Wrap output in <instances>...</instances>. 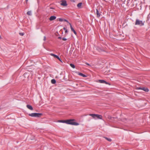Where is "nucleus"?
<instances>
[{
	"label": "nucleus",
	"mask_w": 150,
	"mask_h": 150,
	"mask_svg": "<svg viewBox=\"0 0 150 150\" xmlns=\"http://www.w3.org/2000/svg\"><path fill=\"white\" fill-rule=\"evenodd\" d=\"M144 21L140 20L139 19H136L135 24L136 25H139L140 26H142L144 25Z\"/></svg>",
	"instance_id": "f257e3e1"
},
{
	"label": "nucleus",
	"mask_w": 150,
	"mask_h": 150,
	"mask_svg": "<svg viewBox=\"0 0 150 150\" xmlns=\"http://www.w3.org/2000/svg\"><path fill=\"white\" fill-rule=\"evenodd\" d=\"M74 120H66V123L72 125H77L79 124L77 122H73Z\"/></svg>",
	"instance_id": "f03ea898"
},
{
	"label": "nucleus",
	"mask_w": 150,
	"mask_h": 150,
	"mask_svg": "<svg viewBox=\"0 0 150 150\" xmlns=\"http://www.w3.org/2000/svg\"><path fill=\"white\" fill-rule=\"evenodd\" d=\"M42 115V113H33L29 114V115L32 117H40Z\"/></svg>",
	"instance_id": "7ed1b4c3"
},
{
	"label": "nucleus",
	"mask_w": 150,
	"mask_h": 150,
	"mask_svg": "<svg viewBox=\"0 0 150 150\" xmlns=\"http://www.w3.org/2000/svg\"><path fill=\"white\" fill-rule=\"evenodd\" d=\"M89 115L91 116L93 118L96 117L100 119H102V116L100 115L95 114H90Z\"/></svg>",
	"instance_id": "20e7f679"
},
{
	"label": "nucleus",
	"mask_w": 150,
	"mask_h": 150,
	"mask_svg": "<svg viewBox=\"0 0 150 150\" xmlns=\"http://www.w3.org/2000/svg\"><path fill=\"white\" fill-rule=\"evenodd\" d=\"M62 3L61 4V5L64 6H67V1L65 0L62 1Z\"/></svg>",
	"instance_id": "39448f33"
},
{
	"label": "nucleus",
	"mask_w": 150,
	"mask_h": 150,
	"mask_svg": "<svg viewBox=\"0 0 150 150\" xmlns=\"http://www.w3.org/2000/svg\"><path fill=\"white\" fill-rule=\"evenodd\" d=\"M99 82L101 83H105L107 84H109V85H110V83L103 80H99Z\"/></svg>",
	"instance_id": "423d86ee"
},
{
	"label": "nucleus",
	"mask_w": 150,
	"mask_h": 150,
	"mask_svg": "<svg viewBox=\"0 0 150 150\" xmlns=\"http://www.w3.org/2000/svg\"><path fill=\"white\" fill-rule=\"evenodd\" d=\"M69 24L70 25L71 30L74 32V33L75 35H76V34H77L76 32V31L72 27L71 24L70 23H69Z\"/></svg>",
	"instance_id": "0eeeda50"
},
{
	"label": "nucleus",
	"mask_w": 150,
	"mask_h": 150,
	"mask_svg": "<svg viewBox=\"0 0 150 150\" xmlns=\"http://www.w3.org/2000/svg\"><path fill=\"white\" fill-rule=\"evenodd\" d=\"M29 73L28 72H25V73L23 75V76L24 78H28L29 76Z\"/></svg>",
	"instance_id": "6e6552de"
},
{
	"label": "nucleus",
	"mask_w": 150,
	"mask_h": 150,
	"mask_svg": "<svg viewBox=\"0 0 150 150\" xmlns=\"http://www.w3.org/2000/svg\"><path fill=\"white\" fill-rule=\"evenodd\" d=\"M56 18V17L55 16H52L50 17L49 20L50 21H52L55 20Z\"/></svg>",
	"instance_id": "1a4fd4ad"
},
{
	"label": "nucleus",
	"mask_w": 150,
	"mask_h": 150,
	"mask_svg": "<svg viewBox=\"0 0 150 150\" xmlns=\"http://www.w3.org/2000/svg\"><path fill=\"white\" fill-rule=\"evenodd\" d=\"M108 118L109 119L111 120L112 121H113L114 119L117 118L116 117H112L110 116H108Z\"/></svg>",
	"instance_id": "9d476101"
},
{
	"label": "nucleus",
	"mask_w": 150,
	"mask_h": 150,
	"mask_svg": "<svg viewBox=\"0 0 150 150\" xmlns=\"http://www.w3.org/2000/svg\"><path fill=\"white\" fill-rule=\"evenodd\" d=\"M26 106H27V107L29 109H30L31 110H33V108L31 105H27Z\"/></svg>",
	"instance_id": "9b49d317"
},
{
	"label": "nucleus",
	"mask_w": 150,
	"mask_h": 150,
	"mask_svg": "<svg viewBox=\"0 0 150 150\" xmlns=\"http://www.w3.org/2000/svg\"><path fill=\"white\" fill-rule=\"evenodd\" d=\"M142 90L144 91L145 92H148L149 91L148 88H146L145 87H142Z\"/></svg>",
	"instance_id": "f8f14e48"
},
{
	"label": "nucleus",
	"mask_w": 150,
	"mask_h": 150,
	"mask_svg": "<svg viewBox=\"0 0 150 150\" xmlns=\"http://www.w3.org/2000/svg\"><path fill=\"white\" fill-rule=\"evenodd\" d=\"M96 14H97V17L99 18L100 16V14L99 13V11L97 9H96Z\"/></svg>",
	"instance_id": "ddd939ff"
},
{
	"label": "nucleus",
	"mask_w": 150,
	"mask_h": 150,
	"mask_svg": "<svg viewBox=\"0 0 150 150\" xmlns=\"http://www.w3.org/2000/svg\"><path fill=\"white\" fill-rule=\"evenodd\" d=\"M50 55L51 56H53L55 58H59V57L58 56H57V55H56L55 54H53L51 53L50 54Z\"/></svg>",
	"instance_id": "4468645a"
},
{
	"label": "nucleus",
	"mask_w": 150,
	"mask_h": 150,
	"mask_svg": "<svg viewBox=\"0 0 150 150\" xmlns=\"http://www.w3.org/2000/svg\"><path fill=\"white\" fill-rule=\"evenodd\" d=\"M79 75L84 77H86V76L81 73H79Z\"/></svg>",
	"instance_id": "2eb2a0df"
},
{
	"label": "nucleus",
	"mask_w": 150,
	"mask_h": 150,
	"mask_svg": "<svg viewBox=\"0 0 150 150\" xmlns=\"http://www.w3.org/2000/svg\"><path fill=\"white\" fill-rule=\"evenodd\" d=\"M66 120H59L58 122H59L66 123Z\"/></svg>",
	"instance_id": "dca6fc26"
},
{
	"label": "nucleus",
	"mask_w": 150,
	"mask_h": 150,
	"mask_svg": "<svg viewBox=\"0 0 150 150\" xmlns=\"http://www.w3.org/2000/svg\"><path fill=\"white\" fill-rule=\"evenodd\" d=\"M51 82L52 84H55L56 82V81L54 79H52L51 81Z\"/></svg>",
	"instance_id": "f3484780"
},
{
	"label": "nucleus",
	"mask_w": 150,
	"mask_h": 150,
	"mask_svg": "<svg viewBox=\"0 0 150 150\" xmlns=\"http://www.w3.org/2000/svg\"><path fill=\"white\" fill-rule=\"evenodd\" d=\"M82 4V3H79L77 4V6L79 8H80Z\"/></svg>",
	"instance_id": "a211bd4d"
},
{
	"label": "nucleus",
	"mask_w": 150,
	"mask_h": 150,
	"mask_svg": "<svg viewBox=\"0 0 150 150\" xmlns=\"http://www.w3.org/2000/svg\"><path fill=\"white\" fill-rule=\"evenodd\" d=\"M27 14L29 16H31L32 15L31 14V11H29L27 12Z\"/></svg>",
	"instance_id": "6ab92c4d"
},
{
	"label": "nucleus",
	"mask_w": 150,
	"mask_h": 150,
	"mask_svg": "<svg viewBox=\"0 0 150 150\" xmlns=\"http://www.w3.org/2000/svg\"><path fill=\"white\" fill-rule=\"evenodd\" d=\"M104 138H105V139H106L109 142H111L112 141V140L110 138H107L106 137H104Z\"/></svg>",
	"instance_id": "aec40b11"
},
{
	"label": "nucleus",
	"mask_w": 150,
	"mask_h": 150,
	"mask_svg": "<svg viewBox=\"0 0 150 150\" xmlns=\"http://www.w3.org/2000/svg\"><path fill=\"white\" fill-rule=\"evenodd\" d=\"M70 66L71 67H72V68H75V65L74 64H70Z\"/></svg>",
	"instance_id": "412c9836"
},
{
	"label": "nucleus",
	"mask_w": 150,
	"mask_h": 150,
	"mask_svg": "<svg viewBox=\"0 0 150 150\" xmlns=\"http://www.w3.org/2000/svg\"><path fill=\"white\" fill-rule=\"evenodd\" d=\"M58 19H59V21L60 22H62V21H64V19H63L62 18H58Z\"/></svg>",
	"instance_id": "4be33fe9"
},
{
	"label": "nucleus",
	"mask_w": 150,
	"mask_h": 150,
	"mask_svg": "<svg viewBox=\"0 0 150 150\" xmlns=\"http://www.w3.org/2000/svg\"><path fill=\"white\" fill-rule=\"evenodd\" d=\"M19 34L21 36H22L23 35H24V33H19Z\"/></svg>",
	"instance_id": "5701e85b"
},
{
	"label": "nucleus",
	"mask_w": 150,
	"mask_h": 150,
	"mask_svg": "<svg viewBox=\"0 0 150 150\" xmlns=\"http://www.w3.org/2000/svg\"><path fill=\"white\" fill-rule=\"evenodd\" d=\"M64 21H65V22H67V23H69V21H68L67 20H66V19H64Z\"/></svg>",
	"instance_id": "b1692460"
},
{
	"label": "nucleus",
	"mask_w": 150,
	"mask_h": 150,
	"mask_svg": "<svg viewBox=\"0 0 150 150\" xmlns=\"http://www.w3.org/2000/svg\"><path fill=\"white\" fill-rule=\"evenodd\" d=\"M142 87H137V89H141V90H142Z\"/></svg>",
	"instance_id": "393cba45"
},
{
	"label": "nucleus",
	"mask_w": 150,
	"mask_h": 150,
	"mask_svg": "<svg viewBox=\"0 0 150 150\" xmlns=\"http://www.w3.org/2000/svg\"><path fill=\"white\" fill-rule=\"evenodd\" d=\"M46 36H44V39H43V40L44 41H45L46 40Z\"/></svg>",
	"instance_id": "a878e982"
},
{
	"label": "nucleus",
	"mask_w": 150,
	"mask_h": 150,
	"mask_svg": "<svg viewBox=\"0 0 150 150\" xmlns=\"http://www.w3.org/2000/svg\"><path fill=\"white\" fill-rule=\"evenodd\" d=\"M62 40H64V41L66 40H67V39H66V38H62Z\"/></svg>",
	"instance_id": "bb28decb"
},
{
	"label": "nucleus",
	"mask_w": 150,
	"mask_h": 150,
	"mask_svg": "<svg viewBox=\"0 0 150 150\" xmlns=\"http://www.w3.org/2000/svg\"><path fill=\"white\" fill-rule=\"evenodd\" d=\"M57 59H58L59 60L60 62H62V61L61 60V59L59 58H59H57Z\"/></svg>",
	"instance_id": "cd10ccee"
},
{
	"label": "nucleus",
	"mask_w": 150,
	"mask_h": 150,
	"mask_svg": "<svg viewBox=\"0 0 150 150\" xmlns=\"http://www.w3.org/2000/svg\"><path fill=\"white\" fill-rule=\"evenodd\" d=\"M58 38V39H62V38L60 37H59Z\"/></svg>",
	"instance_id": "c85d7f7f"
},
{
	"label": "nucleus",
	"mask_w": 150,
	"mask_h": 150,
	"mask_svg": "<svg viewBox=\"0 0 150 150\" xmlns=\"http://www.w3.org/2000/svg\"><path fill=\"white\" fill-rule=\"evenodd\" d=\"M63 29L64 30H67L66 28H65V27H64V28H63Z\"/></svg>",
	"instance_id": "c756f323"
},
{
	"label": "nucleus",
	"mask_w": 150,
	"mask_h": 150,
	"mask_svg": "<svg viewBox=\"0 0 150 150\" xmlns=\"http://www.w3.org/2000/svg\"><path fill=\"white\" fill-rule=\"evenodd\" d=\"M65 33H67L68 32V30H65Z\"/></svg>",
	"instance_id": "7c9ffc66"
},
{
	"label": "nucleus",
	"mask_w": 150,
	"mask_h": 150,
	"mask_svg": "<svg viewBox=\"0 0 150 150\" xmlns=\"http://www.w3.org/2000/svg\"><path fill=\"white\" fill-rule=\"evenodd\" d=\"M86 64L87 65H89V66L90 65L88 63H86Z\"/></svg>",
	"instance_id": "2f4dec72"
},
{
	"label": "nucleus",
	"mask_w": 150,
	"mask_h": 150,
	"mask_svg": "<svg viewBox=\"0 0 150 150\" xmlns=\"http://www.w3.org/2000/svg\"><path fill=\"white\" fill-rule=\"evenodd\" d=\"M71 1H73V2H75V0H71Z\"/></svg>",
	"instance_id": "473e14b6"
},
{
	"label": "nucleus",
	"mask_w": 150,
	"mask_h": 150,
	"mask_svg": "<svg viewBox=\"0 0 150 150\" xmlns=\"http://www.w3.org/2000/svg\"><path fill=\"white\" fill-rule=\"evenodd\" d=\"M28 0H25V1L26 3H27Z\"/></svg>",
	"instance_id": "72a5a7b5"
}]
</instances>
